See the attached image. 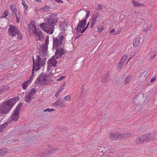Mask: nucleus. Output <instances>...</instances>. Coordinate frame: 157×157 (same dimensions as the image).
<instances>
[{
  "instance_id": "nucleus-38",
  "label": "nucleus",
  "mask_w": 157,
  "mask_h": 157,
  "mask_svg": "<svg viewBox=\"0 0 157 157\" xmlns=\"http://www.w3.org/2000/svg\"><path fill=\"white\" fill-rule=\"evenodd\" d=\"M151 28V26L150 25L148 27H147L146 28H145L143 30V31L144 32H146L147 31L149 30Z\"/></svg>"
},
{
  "instance_id": "nucleus-44",
  "label": "nucleus",
  "mask_w": 157,
  "mask_h": 157,
  "mask_svg": "<svg viewBox=\"0 0 157 157\" xmlns=\"http://www.w3.org/2000/svg\"><path fill=\"white\" fill-rule=\"evenodd\" d=\"M8 124V123H5L3 124L0 125V127H2V129H4L6 127V126L7 125V124Z\"/></svg>"
},
{
  "instance_id": "nucleus-39",
  "label": "nucleus",
  "mask_w": 157,
  "mask_h": 157,
  "mask_svg": "<svg viewBox=\"0 0 157 157\" xmlns=\"http://www.w3.org/2000/svg\"><path fill=\"white\" fill-rule=\"evenodd\" d=\"M86 12H87V13L86 14L85 18L84 19V20H85L86 21V19L89 17L90 13V11H86Z\"/></svg>"
},
{
  "instance_id": "nucleus-27",
  "label": "nucleus",
  "mask_w": 157,
  "mask_h": 157,
  "mask_svg": "<svg viewBox=\"0 0 157 157\" xmlns=\"http://www.w3.org/2000/svg\"><path fill=\"white\" fill-rule=\"evenodd\" d=\"M100 15V13L97 12L96 13H94L92 16V19L97 20V18Z\"/></svg>"
},
{
  "instance_id": "nucleus-54",
  "label": "nucleus",
  "mask_w": 157,
  "mask_h": 157,
  "mask_svg": "<svg viewBox=\"0 0 157 157\" xmlns=\"http://www.w3.org/2000/svg\"><path fill=\"white\" fill-rule=\"evenodd\" d=\"M5 79V77H2V78H1L0 81H3Z\"/></svg>"
},
{
  "instance_id": "nucleus-32",
  "label": "nucleus",
  "mask_w": 157,
  "mask_h": 157,
  "mask_svg": "<svg viewBox=\"0 0 157 157\" xmlns=\"http://www.w3.org/2000/svg\"><path fill=\"white\" fill-rule=\"evenodd\" d=\"M16 35H17V38L18 39H21L23 37V36L21 33L20 30L19 31V33H17Z\"/></svg>"
},
{
  "instance_id": "nucleus-2",
  "label": "nucleus",
  "mask_w": 157,
  "mask_h": 157,
  "mask_svg": "<svg viewBox=\"0 0 157 157\" xmlns=\"http://www.w3.org/2000/svg\"><path fill=\"white\" fill-rule=\"evenodd\" d=\"M17 102V99L13 98L6 101L0 105V114L8 113Z\"/></svg>"
},
{
  "instance_id": "nucleus-49",
  "label": "nucleus",
  "mask_w": 157,
  "mask_h": 157,
  "mask_svg": "<svg viewBox=\"0 0 157 157\" xmlns=\"http://www.w3.org/2000/svg\"><path fill=\"white\" fill-rule=\"evenodd\" d=\"M55 1L58 3H60L61 2L62 3H63V2L61 0H55Z\"/></svg>"
},
{
  "instance_id": "nucleus-46",
  "label": "nucleus",
  "mask_w": 157,
  "mask_h": 157,
  "mask_svg": "<svg viewBox=\"0 0 157 157\" xmlns=\"http://www.w3.org/2000/svg\"><path fill=\"white\" fill-rule=\"evenodd\" d=\"M65 86V84H64L58 90V92L59 93L63 89H64V87Z\"/></svg>"
},
{
  "instance_id": "nucleus-14",
  "label": "nucleus",
  "mask_w": 157,
  "mask_h": 157,
  "mask_svg": "<svg viewBox=\"0 0 157 157\" xmlns=\"http://www.w3.org/2000/svg\"><path fill=\"white\" fill-rule=\"evenodd\" d=\"M34 76V74L33 76L32 77V74L30 79L22 83L21 86L22 87V88L23 89L25 90L26 89L27 87L28 86V85L31 83V81L32 80Z\"/></svg>"
},
{
  "instance_id": "nucleus-58",
  "label": "nucleus",
  "mask_w": 157,
  "mask_h": 157,
  "mask_svg": "<svg viewBox=\"0 0 157 157\" xmlns=\"http://www.w3.org/2000/svg\"><path fill=\"white\" fill-rule=\"evenodd\" d=\"M58 93H59V92H58H58H56V94L55 96H56V97L58 96L59 95Z\"/></svg>"
},
{
  "instance_id": "nucleus-29",
  "label": "nucleus",
  "mask_w": 157,
  "mask_h": 157,
  "mask_svg": "<svg viewBox=\"0 0 157 157\" xmlns=\"http://www.w3.org/2000/svg\"><path fill=\"white\" fill-rule=\"evenodd\" d=\"M31 27V28H34L35 29V30L33 32L35 34H37L38 33V31H37V29H36V26L33 25H29V27Z\"/></svg>"
},
{
  "instance_id": "nucleus-24",
  "label": "nucleus",
  "mask_w": 157,
  "mask_h": 157,
  "mask_svg": "<svg viewBox=\"0 0 157 157\" xmlns=\"http://www.w3.org/2000/svg\"><path fill=\"white\" fill-rule=\"evenodd\" d=\"M36 90H35V88H33L31 89L29 92H27L31 96H32V97H33L34 94L36 93Z\"/></svg>"
},
{
  "instance_id": "nucleus-25",
  "label": "nucleus",
  "mask_w": 157,
  "mask_h": 157,
  "mask_svg": "<svg viewBox=\"0 0 157 157\" xmlns=\"http://www.w3.org/2000/svg\"><path fill=\"white\" fill-rule=\"evenodd\" d=\"M38 36V40H41V39H43L44 36L42 34V32L40 31H38V33L37 34Z\"/></svg>"
},
{
  "instance_id": "nucleus-18",
  "label": "nucleus",
  "mask_w": 157,
  "mask_h": 157,
  "mask_svg": "<svg viewBox=\"0 0 157 157\" xmlns=\"http://www.w3.org/2000/svg\"><path fill=\"white\" fill-rule=\"evenodd\" d=\"M110 76L106 74L105 75L104 77L102 79L101 82L104 83H105L110 80Z\"/></svg>"
},
{
  "instance_id": "nucleus-30",
  "label": "nucleus",
  "mask_w": 157,
  "mask_h": 157,
  "mask_svg": "<svg viewBox=\"0 0 157 157\" xmlns=\"http://www.w3.org/2000/svg\"><path fill=\"white\" fill-rule=\"evenodd\" d=\"M21 4L24 6V8L25 9V10H28V7L27 4L25 2L24 0H21Z\"/></svg>"
},
{
  "instance_id": "nucleus-12",
  "label": "nucleus",
  "mask_w": 157,
  "mask_h": 157,
  "mask_svg": "<svg viewBox=\"0 0 157 157\" xmlns=\"http://www.w3.org/2000/svg\"><path fill=\"white\" fill-rule=\"evenodd\" d=\"M57 48L56 50V53L55 54V56L56 58L58 59L60 58L62 55L64 54L65 52L64 50V48Z\"/></svg>"
},
{
  "instance_id": "nucleus-35",
  "label": "nucleus",
  "mask_w": 157,
  "mask_h": 157,
  "mask_svg": "<svg viewBox=\"0 0 157 157\" xmlns=\"http://www.w3.org/2000/svg\"><path fill=\"white\" fill-rule=\"evenodd\" d=\"M8 15L9 13L8 12L5 11V13L1 16V18H6Z\"/></svg>"
},
{
  "instance_id": "nucleus-43",
  "label": "nucleus",
  "mask_w": 157,
  "mask_h": 157,
  "mask_svg": "<svg viewBox=\"0 0 157 157\" xmlns=\"http://www.w3.org/2000/svg\"><path fill=\"white\" fill-rule=\"evenodd\" d=\"M71 99V98L69 95L65 96L64 98V99L66 101H70Z\"/></svg>"
},
{
  "instance_id": "nucleus-20",
  "label": "nucleus",
  "mask_w": 157,
  "mask_h": 157,
  "mask_svg": "<svg viewBox=\"0 0 157 157\" xmlns=\"http://www.w3.org/2000/svg\"><path fill=\"white\" fill-rule=\"evenodd\" d=\"M10 8L12 12V14L13 15L15 13H17V10L16 6L13 5H10Z\"/></svg>"
},
{
  "instance_id": "nucleus-55",
  "label": "nucleus",
  "mask_w": 157,
  "mask_h": 157,
  "mask_svg": "<svg viewBox=\"0 0 157 157\" xmlns=\"http://www.w3.org/2000/svg\"><path fill=\"white\" fill-rule=\"evenodd\" d=\"M3 129H2V127H0V133L2 132Z\"/></svg>"
},
{
  "instance_id": "nucleus-21",
  "label": "nucleus",
  "mask_w": 157,
  "mask_h": 157,
  "mask_svg": "<svg viewBox=\"0 0 157 157\" xmlns=\"http://www.w3.org/2000/svg\"><path fill=\"white\" fill-rule=\"evenodd\" d=\"M132 78V77L130 75H128L124 79V85H126L130 81V79Z\"/></svg>"
},
{
  "instance_id": "nucleus-9",
  "label": "nucleus",
  "mask_w": 157,
  "mask_h": 157,
  "mask_svg": "<svg viewBox=\"0 0 157 157\" xmlns=\"http://www.w3.org/2000/svg\"><path fill=\"white\" fill-rule=\"evenodd\" d=\"M86 21L83 19L79 21V23L78 24V25L76 28V31L77 34L79 33H81L82 31V29H83L86 25Z\"/></svg>"
},
{
  "instance_id": "nucleus-3",
  "label": "nucleus",
  "mask_w": 157,
  "mask_h": 157,
  "mask_svg": "<svg viewBox=\"0 0 157 157\" xmlns=\"http://www.w3.org/2000/svg\"><path fill=\"white\" fill-rule=\"evenodd\" d=\"M37 59L35 61L34 57H33V67L32 70V76L34 74V71H37L40 69L41 67L44 66L45 64L46 58L43 59L41 58L39 55L36 56Z\"/></svg>"
},
{
  "instance_id": "nucleus-51",
  "label": "nucleus",
  "mask_w": 157,
  "mask_h": 157,
  "mask_svg": "<svg viewBox=\"0 0 157 157\" xmlns=\"http://www.w3.org/2000/svg\"><path fill=\"white\" fill-rule=\"evenodd\" d=\"M155 78H152L151 80V82H154L155 80Z\"/></svg>"
},
{
  "instance_id": "nucleus-53",
  "label": "nucleus",
  "mask_w": 157,
  "mask_h": 157,
  "mask_svg": "<svg viewBox=\"0 0 157 157\" xmlns=\"http://www.w3.org/2000/svg\"><path fill=\"white\" fill-rule=\"evenodd\" d=\"M94 25V24L91 23V25L90 26V28L92 29Z\"/></svg>"
},
{
  "instance_id": "nucleus-63",
  "label": "nucleus",
  "mask_w": 157,
  "mask_h": 157,
  "mask_svg": "<svg viewBox=\"0 0 157 157\" xmlns=\"http://www.w3.org/2000/svg\"><path fill=\"white\" fill-rule=\"evenodd\" d=\"M52 75H53V74H52Z\"/></svg>"
},
{
  "instance_id": "nucleus-15",
  "label": "nucleus",
  "mask_w": 157,
  "mask_h": 157,
  "mask_svg": "<svg viewBox=\"0 0 157 157\" xmlns=\"http://www.w3.org/2000/svg\"><path fill=\"white\" fill-rule=\"evenodd\" d=\"M13 113L11 117V119L14 121H17L19 117V113L13 111Z\"/></svg>"
},
{
  "instance_id": "nucleus-1",
  "label": "nucleus",
  "mask_w": 157,
  "mask_h": 157,
  "mask_svg": "<svg viewBox=\"0 0 157 157\" xmlns=\"http://www.w3.org/2000/svg\"><path fill=\"white\" fill-rule=\"evenodd\" d=\"M58 18L56 15L52 14L49 15L48 18L45 19V22L43 23L40 25V27L48 33L52 34L54 31V25L58 21Z\"/></svg>"
},
{
  "instance_id": "nucleus-13",
  "label": "nucleus",
  "mask_w": 157,
  "mask_h": 157,
  "mask_svg": "<svg viewBox=\"0 0 157 157\" xmlns=\"http://www.w3.org/2000/svg\"><path fill=\"white\" fill-rule=\"evenodd\" d=\"M64 100L62 98L58 99L56 101L53 103V105L56 106H57V107H62L63 106V102L64 101Z\"/></svg>"
},
{
  "instance_id": "nucleus-11",
  "label": "nucleus",
  "mask_w": 157,
  "mask_h": 157,
  "mask_svg": "<svg viewBox=\"0 0 157 157\" xmlns=\"http://www.w3.org/2000/svg\"><path fill=\"white\" fill-rule=\"evenodd\" d=\"M48 45V44H44L42 45L41 52H40V56H47Z\"/></svg>"
},
{
  "instance_id": "nucleus-36",
  "label": "nucleus",
  "mask_w": 157,
  "mask_h": 157,
  "mask_svg": "<svg viewBox=\"0 0 157 157\" xmlns=\"http://www.w3.org/2000/svg\"><path fill=\"white\" fill-rule=\"evenodd\" d=\"M55 110V109H53V108H51V109L47 108V109H44V112H50L54 111Z\"/></svg>"
},
{
  "instance_id": "nucleus-10",
  "label": "nucleus",
  "mask_w": 157,
  "mask_h": 157,
  "mask_svg": "<svg viewBox=\"0 0 157 157\" xmlns=\"http://www.w3.org/2000/svg\"><path fill=\"white\" fill-rule=\"evenodd\" d=\"M57 61L54 57V56H53L52 58L49 59L48 60V61L47 63L48 64V68L47 70L49 68L52 67H55L57 63Z\"/></svg>"
},
{
  "instance_id": "nucleus-45",
  "label": "nucleus",
  "mask_w": 157,
  "mask_h": 157,
  "mask_svg": "<svg viewBox=\"0 0 157 157\" xmlns=\"http://www.w3.org/2000/svg\"><path fill=\"white\" fill-rule=\"evenodd\" d=\"M104 29V28L103 26L101 27V28H99L98 27L97 28L98 31L99 32H102L103 30Z\"/></svg>"
},
{
  "instance_id": "nucleus-31",
  "label": "nucleus",
  "mask_w": 157,
  "mask_h": 157,
  "mask_svg": "<svg viewBox=\"0 0 157 157\" xmlns=\"http://www.w3.org/2000/svg\"><path fill=\"white\" fill-rule=\"evenodd\" d=\"M10 89V87H8L7 86H5L3 88L2 90H1L0 89V93H1L3 92V91H5L7 90H9Z\"/></svg>"
},
{
  "instance_id": "nucleus-26",
  "label": "nucleus",
  "mask_w": 157,
  "mask_h": 157,
  "mask_svg": "<svg viewBox=\"0 0 157 157\" xmlns=\"http://www.w3.org/2000/svg\"><path fill=\"white\" fill-rule=\"evenodd\" d=\"M50 9V8L47 5H45L44 7L41 8L40 10H42L45 12H47Z\"/></svg>"
},
{
  "instance_id": "nucleus-41",
  "label": "nucleus",
  "mask_w": 157,
  "mask_h": 157,
  "mask_svg": "<svg viewBox=\"0 0 157 157\" xmlns=\"http://www.w3.org/2000/svg\"><path fill=\"white\" fill-rule=\"evenodd\" d=\"M97 9L98 11H100L102 9V8L101 6L100 5H97Z\"/></svg>"
},
{
  "instance_id": "nucleus-28",
  "label": "nucleus",
  "mask_w": 157,
  "mask_h": 157,
  "mask_svg": "<svg viewBox=\"0 0 157 157\" xmlns=\"http://www.w3.org/2000/svg\"><path fill=\"white\" fill-rule=\"evenodd\" d=\"M124 63L122 61L120 60V62L117 64V67L120 69H121L124 65Z\"/></svg>"
},
{
  "instance_id": "nucleus-4",
  "label": "nucleus",
  "mask_w": 157,
  "mask_h": 157,
  "mask_svg": "<svg viewBox=\"0 0 157 157\" xmlns=\"http://www.w3.org/2000/svg\"><path fill=\"white\" fill-rule=\"evenodd\" d=\"M52 82V80L49 77V76L44 73H42L39 75L35 81V83L43 86L51 84Z\"/></svg>"
},
{
  "instance_id": "nucleus-16",
  "label": "nucleus",
  "mask_w": 157,
  "mask_h": 157,
  "mask_svg": "<svg viewBox=\"0 0 157 157\" xmlns=\"http://www.w3.org/2000/svg\"><path fill=\"white\" fill-rule=\"evenodd\" d=\"M33 97L32 96L30 95L29 94L27 93L26 94L25 96V101L27 102H30L32 101V99H33Z\"/></svg>"
},
{
  "instance_id": "nucleus-7",
  "label": "nucleus",
  "mask_w": 157,
  "mask_h": 157,
  "mask_svg": "<svg viewBox=\"0 0 157 157\" xmlns=\"http://www.w3.org/2000/svg\"><path fill=\"white\" fill-rule=\"evenodd\" d=\"M131 134L129 133L121 134L119 133H110L109 136L110 139L113 140H119L130 137Z\"/></svg>"
},
{
  "instance_id": "nucleus-57",
  "label": "nucleus",
  "mask_w": 157,
  "mask_h": 157,
  "mask_svg": "<svg viewBox=\"0 0 157 157\" xmlns=\"http://www.w3.org/2000/svg\"><path fill=\"white\" fill-rule=\"evenodd\" d=\"M36 1L38 2H42L41 0H36Z\"/></svg>"
},
{
  "instance_id": "nucleus-61",
  "label": "nucleus",
  "mask_w": 157,
  "mask_h": 157,
  "mask_svg": "<svg viewBox=\"0 0 157 157\" xmlns=\"http://www.w3.org/2000/svg\"><path fill=\"white\" fill-rule=\"evenodd\" d=\"M82 35V34H79L78 35V36L76 37V38H78V37H79V36H81Z\"/></svg>"
},
{
  "instance_id": "nucleus-48",
  "label": "nucleus",
  "mask_w": 157,
  "mask_h": 157,
  "mask_svg": "<svg viewBox=\"0 0 157 157\" xmlns=\"http://www.w3.org/2000/svg\"><path fill=\"white\" fill-rule=\"evenodd\" d=\"M96 21H97V20L92 19L91 23H92L94 24H95Z\"/></svg>"
},
{
  "instance_id": "nucleus-59",
  "label": "nucleus",
  "mask_w": 157,
  "mask_h": 157,
  "mask_svg": "<svg viewBox=\"0 0 157 157\" xmlns=\"http://www.w3.org/2000/svg\"><path fill=\"white\" fill-rule=\"evenodd\" d=\"M130 58V57L129 58V59H128V61L127 62V63H126L127 64L129 62V60H130V59H131V58Z\"/></svg>"
},
{
  "instance_id": "nucleus-34",
  "label": "nucleus",
  "mask_w": 157,
  "mask_h": 157,
  "mask_svg": "<svg viewBox=\"0 0 157 157\" xmlns=\"http://www.w3.org/2000/svg\"><path fill=\"white\" fill-rule=\"evenodd\" d=\"M15 17H16V19L17 20V23H18L19 22V21L20 20V16L19 14H17V13H14Z\"/></svg>"
},
{
  "instance_id": "nucleus-56",
  "label": "nucleus",
  "mask_w": 157,
  "mask_h": 157,
  "mask_svg": "<svg viewBox=\"0 0 157 157\" xmlns=\"http://www.w3.org/2000/svg\"><path fill=\"white\" fill-rule=\"evenodd\" d=\"M134 56V54H132V53L131 54V56H130V58H132V57H133Z\"/></svg>"
},
{
  "instance_id": "nucleus-60",
  "label": "nucleus",
  "mask_w": 157,
  "mask_h": 157,
  "mask_svg": "<svg viewBox=\"0 0 157 157\" xmlns=\"http://www.w3.org/2000/svg\"><path fill=\"white\" fill-rule=\"evenodd\" d=\"M130 58V57L129 58V59H128V61L127 62V63H126L127 64L129 62V60H130V59H131V58Z\"/></svg>"
},
{
  "instance_id": "nucleus-37",
  "label": "nucleus",
  "mask_w": 157,
  "mask_h": 157,
  "mask_svg": "<svg viewBox=\"0 0 157 157\" xmlns=\"http://www.w3.org/2000/svg\"><path fill=\"white\" fill-rule=\"evenodd\" d=\"M127 56L126 55L123 56L121 58V59H120V60L122 61L123 62H124L125 63V61L127 59Z\"/></svg>"
},
{
  "instance_id": "nucleus-19",
  "label": "nucleus",
  "mask_w": 157,
  "mask_h": 157,
  "mask_svg": "<svg viewBox=\"0 0 157 157\" xmlns=\"http://www.w3.org/2000/svg\"><path fill=\"white\" fill-rule=\"evenodd\" d=\"M7 152L6 148H0V156L5 155Z\"/></svg>"
},
{
  "instance_id": "nucleus-42",
  "label": "nucleus",
  "mask_w": 157,
  "mask_h": 157,
  "mask_svg": "<svg viewBox=\"0 0 157 157\" xmlns=\"http://www.w3.org/2000/svg\"><path fill=\"white\" fill-rule=\"evenodd\" d=\"M45 44H49V36H47L46 37V38L45 40Z\"/></svg>"
},
{
  "instance_id": "nucleus-17",
  "label": "nucleus",
  "mask_w": 157,
  "mask_h": 157,
  "mask_svg": "<svg viewBox=\"0 0 157 157\" xmlns=\"http://www.w3.org/2000/svg\"><path fill=\"white\" fill-rule=\"evenodd\" d=\"M111 150L109 149L105 152H104L102 156V157H109L111 155V152L112 153L113 152L111 151Z\"/></svg>"
},
{
  "instance_id": "nucleus-8",
  "label": "nucleus",
  "mask_w": 157,
  "mask_h": 157,
  "mask_svg": "<svg viewBox=\"0 0 157 157\" xmlns=\"http://www.w3.org/2000/svg\"><path fill=\"white\" fill-rule=\"evenodd\" d=\"M19 30L15 26L10 25L8 30L9 35L11 36H15L17 33H19Z\"/></svg>"
},
{
  "instance_id": "nucleus-50",
  "label": "nucleus",
  "mask_w": 157,
  "mask_h": 157,
  "mask_svg": "<svg viewBox=\"0 0 157 157\" xmlns=\"http://www.w3.org/2000/svg\"><path fill=\"white\" fill-rule=\"evenodd\" d=\"M65 78V76H61V77L59 79H58L57 80H59V81H60L62 79H63V78Z\"/></svg>"
},
{
  "instance_id": "nucleus-47",
  "label": "nucleus",
  "mask_w": 157,
  "mask_h": 157,
  "mask_svg": "<svg viewBox=\"0 0 157 157\" xmlns=\"http://www.w3.org/2000/svg\"><path fill=\"white\" fill-rule=\"evenodd\" d=\"M156 56V54H154L153 55L151 56V57L150 58V59H151V60H153L155 57Z\"/></svg>"
},
{
  "instance_id": "nucleus-23",
  "label": "nucleus",
  "mask_w": 157,
  "mask_h": 157,
  "mask_svg": "<svg viewBox=\"0 0 157 157\" xmlns=\"http://www.w3.org/2000/svg\"><path fill=\"white\" fill-rule=\"evenodd\" d=\"M132 2L134 6L135 7L140 6H143V4H142L141 3H140L137 2H136L135 0H132Z\"/></svg>"
},
{
  "instance_id": "nucleus-22",
  "label": "nucleus",
  "mask_w": 157,
  "mask_h": 157,
  "mask_svg": "<svg viewBox=\"0 0 157 157\" xmlns=\"http://www.w3.org/2000/svg\"><path fill=\"white\" fill-rule=\"evenodd\" d=\"M23 105V103H21L19 104L16 107L15 110H14L15 111L19 113L21 109V107Z\"/></svg>"
},
{
  "instance_id": "nucleus-62",
  "label": "nucleus",
  "mask_w": 157,
  "mask_h": 157,
  "mask_svg": "<svg viewBox=\"0 0 157 157\" xmlns=\"http://www.w3.org/2000/svg\"><path fill=\"white\" fill-rule=\"evenodd\" d=\"M60 27L62 29H63V28H62V27H61V26L60 25ZM63 29H64V28H63Z\"/></svg>"
},
{
  "instance_id": "nucleus-33",
  "label": "nucleus",
  "mask_w": 157,
  "mask_h": 157,
  "mask_svg": "<svg viewBox=\"0 0 157 157\" xmlns=\"http://www.w3.org/2000/svg\"><path fill=\"white\" fill-rule=\"evenodd\" d=\"M140 43L139 40L138 39H136L135 40V42L133 43V45L135 47H137L138 46Z\"/></svg>"
},
{
  "instance_id": "nucleus-40",
  "label": "nucleus",
  "mask_w": 157,
  "mask_h": 157,
  "mask_svg": "<svg viewBox=\"0 0 157 157\" xmlns=\"http://www.w3.org/2000/svg\"><path fill=\"white\" fill-rule=\"evenodd\" d=\"M89 23V22H88L87 24V25L85 27H84V28L82 30V31L81 32V33H83L85 31L86 29L88 27Z\"/></svg>"
},
{
  "instance_id": "nucleus-52",
  "label": "nucleus",
  "mask_w": 157,
  "mask_h": 157,
  "mask_svg": "<svg viewBox=\"0 0 157 157\" xmlns=\"http://www.w3.org/2000/svg\"><path fill=\"white\" fill-rule=\"evenodd\" d=\"M115 29H113L112 30H111L110 31V33H113L115 32Z\"/></svg>"
},
{
  "instance_id": "nucleus-6",
  "label": "nucleus",
  "mask_w": 157,
  "mask_h": 157,
  "mask_svg": "<svg viewBox=\"0 0 157 157\" xmlns=\"http://www.w3.org/2000/svg\"><path fill=\"white\" fill-rule=\"evenodd\" d=\"M64 37L63 35L59 34L56 37L54 36L52 37L53 48H60L62 44L63 41V40Z\"/></svg>"
},
{
  "instance_id": "nucleus-5",
  "label": "nucleus",
  "mask_w": 157,
  "mask_h": 157,
  "mask_svg": "<svg viewBox=\"0 0 157 157\" xmlns=\"http://www.w3.org/2000/svg\"><path fill=\"white\" fill-rule=\"evenodd\" d=\"M154 137H155L153 133H150L143 135L138 137L136 140V143L137 144L145 143L149 140H152Z\"/></svg>"
}]
</instances>
